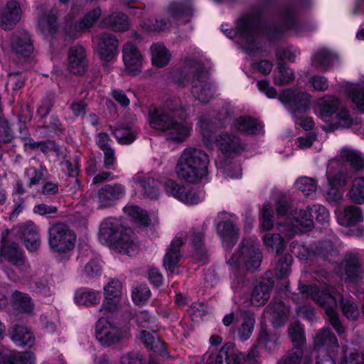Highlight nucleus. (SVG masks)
<instances>
[{
  "mask_svg": "<svg viewBox=\"0 0 364 364\" xmlns=\"http://www.w3.org/2000/svg\"><path fill=\"white\" fill-rule=\"evenodd\" d=\"M312 4L313 0H294L292 4L283 8L276 22L267 23L256 12L239 18L235 30L224 23L221 25V31L228 38H236L237 43L248 55L256 56L263 52L260 40L264 36L273 41L288 31L302 37L316 31L318 27L316 22L299 19L300 13Z\"/></svg>",
  "mask_w": 364,
  "mask_h": 364,
  "instance_id": "1",
  "label": "nucleus"
},
{
  "mask_svg": "<svg viewBox=\"0 0 364 364\" xmlns=\"http://www.w3.org/2000/svg\"><path fill=\"white\" fill-rule=\"evenodd\" d=\"M230 119L231 116L226 110L218 113L211 111L199 117L198 125L205 146L213 149L215 146L220 152L215 159L217 168L225 177L238 179L242 178L241 164L238 157L246 149L245 140L234 132H223L217 136L214 134L216 129L225 127Z\"/></svg>",
  "mask_w": 364,
  "mask_h": 364,
  "instance_id": "2",
  "label": "nucleus"
},
{
  "mask_svg": "<svg viewBox=\"0 0 364 364\" xmlns=\"http://www.w3.org/2000/svg\"><path fill=\"white\" fill-rule=\"evenodd\" d=\"M210 61L196 48L186 56L181 69L173 72L171 80L178 85L191 84L193 97L202 104L208 103L216 92V86L209 76Z\"/></svg>",
  "mask_w": 364,
  "mask_h": 364,
  "instance_id": "3",
  "label": "nucleus"
},
{
  "mask_svg": "<svg viewBox=\"0 0 364 364\" xmlns=\"http://www.w3.org/2000/svg\"><path fill=\"white\" fill-rule=\"evenodd\" d=\"M190 112L177 97H170L161 107L151 106L149 111V124L156 130L166 134L168 139L181 142L190 135L193 128L188 119Z\"/></svg>",
  "mask_w": 364,
  "mask_h": 364,
  "instance_id": "4",
  "label": "nucleus"
},
{
  "mask_svg": "<svg viewBox=\"0 0 364 364\" xmlns=\"http://www.w3.org/2000/svg\"><path fill=\"white\" fill-rule=\"evenodd\" d=\"M162 186L167 194L189 205L202 203L205 198L202 191L190 190L186 192L185 188L180 187L175 181L165 177H151L144 176L143 173H137L132 178V187L135 191V196L139 198H158Z\"/></svg>",
  "mask_w": 364,
  "mask_h": 364,
  "instance_id": "5",
  "label": "nucleus"
},
{
  "mask_svg": "<svg viewBox=\"0 0 364 364\" xmlns=\"http://www.w3.org/2000/svg\"><path fill=\"white\" fill-rule=\"evenodd\" d=\"M299 291L303 295L311 297L325 309L328 321L339 336L346 332V327L336 311L337 299H340L343 313L348 319L354 320L359 314L354 302L348 299H343L341 294H337L331 287L321 290L316 286L302 285L299 287Z\"/></svg>",
  "mask_w": 364,
  "mask_h": 364,
  "instance_id": "6",
  "label": "nucleus"
},
{
  "mask_svg": "<svg viewBox=\"0 0 364 364\" xmlns=\"http://www.w3.org/2000/svg\"><path fill=\"white\" fill-rule=\"evenodd\" d=\"M341 160L348 162L355 171L364 168V158L362 154L348 147L343 148L340 152V159L335 158L329 161L326 176L329 189L325 194L328 202H339L343 195V188L347 183L348 176L342 171Z\"/></svg>",
  "mask_w": 364,
  "mask_h": 364,
  "instance_id": "7",
  "label": "nucleus"
},
{
  "mask_svg": "<svg viewBox=\"0 0 364 364\" xmlns=\"http://www.w3.org/2000/svg\"><path fill=\"white\" fill-rule=\"evenodd\" d=\"M209 156L203 151L188 147L182 151L176 165L178 177L192 183H207L210 181Z\"/></svg>",
  "mask_w": 364,
  "mask_h": 364,
  "instance_id": "8",
  "label": "nucleus"
},
{
  "mask_svg": "<svg viewBox=\"0 0 364 364\" xmlns=\"http://www.w3.org/2000/svg\"><path fill=\"white\" fill-rule=\"evenodd\" d=\"M130 232L131 230L125 228L119 219L108 218L101 223L98 237L101 242L119 252L134 256L139 251V245Z\"/></svg>",
  "mask_w": 364,
  "mask_h": 364,
  "instance_id": "9",
  "label": "nucleus"
},
{
  "mask_svg": "<svg viewBox=\"0 0 364 364\" xmlns=\"http://www.w3.org/2000/svg\"><path fill=\"white\" fill-rule=\"evenodd\" d=\"M341 105L339 99L333 95H326L318 98L314 105L315 114L323 121L327 122L336 112V122L323 126V129L333 132L338 128H348L353 119L346 108L338 109Z\"/></svg>",
  "mask_w": 364,
  "mask_h": 364,
  "instance_id": "10",
  "label": "nucleus"
},
{
  "mask_svg": "<svg viewBox=\"0 0 364 364\" xmlns=\"http://www.w3.org/2000/svg\"><path fill=\"white\" fill-rule=\"evenodd\" d=\"M311 96L297 89L291 88L284 90L279 95V100L285 107L291 113L296 124L299 125L305 130L311 129L314 122L312 118L304 117L309 109Z\"/></svg>",
  "mask_w": 364,
  "mask_h": 364,
  "instance_id": "11",
  "label": "nucleus"
},
{
  "mask_svg": "<svg viewBox=\"0 0 364 364\" xmlns=\"http://www.w3.org/2000/svg\"><path fill=\"white\" fill-rule=\"evenodd\" d=\"M262 253L256 237H246L242 242L240 252L233 254L228 262L231 265L242 267L247 270H255L260 266Z\"/></svg>",
  "mask_w": 364,
  "mask_h": 364,
  "instance_id": "12",
  "label": "nucleus"
},
{
  "mask_svg": "<svg viewBox=\"0 0 364 364\" xmlns=\"http://www.w3.org/2000/svg\"><path fill=\"white\" fill-rule=\"evenodd\" d=\"M95 336L103 346H111L131 336L129 328L127 326H117L112 322L100 318L95 326Z\"/></svg>",
  "mask_w": 364,
  "mask_h": 364,
  "instance_id": "13",
  "label": "nucleus"
},
{
  "mask_svg": "<svg viewBox=\"0 0 364 364\" xmlns=\"http://www.w3.org/2000/svg\"><path fill=\"white\" fill-rule=\"evenodd\" d=\"M312 211V207L309 206H277V215L279 219L287 220L289 223L299 228L300 231L307 232L311 230L314 224Z\"/></svg>",
  "mask_w": 364,
  "mask_h": 364,
  "instance_id": "14",
  "label": "nucleus"
},
{
  "mask_svg": "<svg viewBox=\"0 0 364 364\" xmlns=\"http://www.w3.org/2000/svg\"><path fill=\"white\" fill-rule=\"evenodd\" d=\"M48 245L52 251L67 253L75 247L76 236L68 226L57 223L48 228Z\"/></svg>",
  "mask_w": 364,
  "mask_h": 364,
  "instance_id": "15",
  "label": "nucleus"
},
{
  "mask_svg": "<svg viewBox=\"0 0 364 364\" xmlns=\"http://www.w3.org/2000/svg\"><path fill=\"white\" fill-rule=\"evenodd\" d=\"M0 48L4 55L11 52L23 58L30 56L33 51L31 36L26 30L14 31L9 41L0 38Z\"/></svg>",
  "mask_w": 364,
  "mask_h": 364,
  "instance_id": "16",
  "label": "nucleus"
},
{
  "mask_svg": "<svg viewBox=\"0 0 364 364\" xmlns=\"http://www.w3.org/2000/svg\"><path fill=\"white\" fill-rule=\"evenodd\" d=\"M79 11L78 7L73 6L70 13L65 17V30L66 35L70 38H75L79 33L87 31L94 25L101 15V9L95 8L85 15L79 21H75V14Z\"/></svg>",
  "mask_w": 364,
  "mask_h": 364,
  "instance_id": "17",
  "label": "nucleus"
},
{
  "mask_svg": "<svg viewBox=\"0 0 364 364\" xmlns=\"http://www.w3.org/2000/svg\"><path fill=\"white\" fill-rule=\"evenodd\" d=\"M25 0H8L0 12V26L5 31L12 29L21 20Z\"/></svg>",
  "mask_w": 364,
  "mask_h": 364,
  "instance_id": "18",
  "label": "nucleus"
},
{
  "mask_svg": "<svg viewBox=\"0 0 364 364\" xmlns=\"http://www.w3.org/2000/svg\"><path fill=\"white\" fill-rule=\"evenodd\" d=\"M92 43L101 59L106 62L112 60L117 55L118 40L113 34L104 32L95 35Z\"/></svg>",
  "mask_w": 364,
  "mask_h": 364,
  "instance_id": "19",
  "label": "nucleus"
},
{
  "mask_svg": "<svg viewBox=\"0 0 364 364\" xmlns=\"http://www.w3.org/2000/svg\"><path fill=\"white\" fill-rule=\"evenodd\" d=\"M122 59L129 75L136 76L141 73L144 59L134 43L127 42L123 46Z\"/></svg>",
  "mask_w": 364,
  "mask_h": 364,
  "instance_id": "20",
  "label": "nucleus"
},
{
  "mask_svg": "<svg viewBox=\"0 0 364 364\" xmlns=\"http://www.w3.org/2000/svg\"><path fill=\"white\" fill-rule=\"evenodd\" d=\"M338 55L326 47L316 49L311 55V66L317 71L326 73L338 62Z\"/></svg>",
  "mask_w": 364,
  "mask_h": 364,
  "instance_id": "21",
  "label": "nucleus"
},
{
  "mask_svg": "<svg viewBox=\"0 0 364 364\" xmlns=\"http://www.w3.org/2000/svg\"><path fill=\"white\" fill-rule=\"evenodd\" d=\"M290 248L294 255L303 260L311 259L316 255L327 257L331 254V252L333 250L330 242H325L320 246H317L315 250H309L307 246L298 242H292Z\"/></svg>",
  "mask_w": 364,
  "mask_h": 364,
  "instance_id": "22",
  "label": "nucleus"
},
{
  "mask_svg": "<svg viewBox=\"0 0 364 364\" xmlns=\"http://www.w3.org/2000/svg\"><path fill=\"white\" fill-rule=\"evenodd\" d=\"M87 60L85 49L80 46L70 48L68 56V68L75 75H82L87 68Z\"/></svg>",
  "mask_w": 364,
  "mask_h": 364,
  "instance_id": "23",
  "label": "nucleus"
},
{
  "mask_svg": "<svg viewBox=\"0 0 364 364\" xmlns=\"http://www.w3.org/2000/svg\"><path fill=\"white\" fill-rule=\"evenodd\" d=\"M186 237V234H181L180 237H175L168 247L164 257V267L171 273H173L177 267L180 258V248L183 244V239Z\"/></svg>",
  "mask_w": 364,
  "mask_h": 364,
  "instance_id": "24",
  "label": "nucleus"
},
{
  "mask_svg": "<svg viewBox=\"0 0 364 364\" xmlns=\"http://www.w3.org/2000/svg\"><path fill=\"white\" fill-rule=\"evenodd\" d=\"M232 127L247 135H256L262 132L264 124L255 117L243 115L233 121Z\"/></svg>",
  "mask_w": 364,
  "mask_h": 364,
  "instance_id": "25",
  "label": "nucleus"
},
{
  "mask_svg": "<svg viewBox=\"0 0 364 364\" xmlns=\"http://www.w3.org/2000/svg\"><path fill=\"white\" fill-rule=\"evenodd\" d=\"M338 223L343 226H351L361 218L358 206H337L335 210Z\"/></svg>",
  "mask_w": 364,
  "mask_h": 364,
  "instance_id": "26",
  "label": "nucleus"
},
{
  "mask_svg": "<svg viewBox=\"0 0 364 364\" xmlns=\"http://www.w3.org/2000/svg\"><path fill=\"white\" fill-rule=\"evenodd\" d=\"M100 26L102 28H109L115 32H122L129 28L130 23L126 15L114 12L110 16L103 18Z\"/></svg>",
  "mask_w": 364,
  "mask_h": 364,
  "instance_id": "27",
  "label": "nucleus"
},
{
  "mask_svg": "<svg viewBox=\"0 0 364 364\" xmlns=\"http://www.w3.org/2000/svg\"><path fill=\"white\" fill-rule=\"evenodd\" d=\"M20 231L27 249L31 252L36 250L41 245L38 228L29 222L21 225Z\"/></svg>",
  "mask_w": 364,
  "mask_h": 364,
  "instance_id": "28",
  "label": "nucleus"
},
{
  "mask_svg": "<svg viewBox=\"0 0 364 364\" xmlns=\"http://www.w3.org/2000/svg\"><path fill=\"white\" fill-rule=\"evenodd\" d=\"M152 65L161 68L166 66L171 59L169 50L161 43H154L150 48Z\"/></svg>",
  "mask_w": 364,
  "mask_h": 364,
  "instance_id": "29",
  "label": "nucleus"
},
{
  "mask_svg": "<svg viewBox=\"0 0 364 364\" xmlns=\"http://www.w3.org/2000/svg\"><path fill=\"white\" fill-rule=\"evenodd\" d=\"M57 12L52 9L48 13L39 14L38 29L45 36H52L57 30Z\"/></svg>",
  "mask_w": 364,
  "mask_h": 364,
  "instance_id": "30",
  "label": "nucleus"
},
{
  "mask_svg": "<svg viewBox=\"0 0 364 364\" xmlns=\"http://www.w3.org/2000/svg\"><path fill=\"white\" fill-rule=\"evenodd\" d=\"M227 213H221L218 215V219L222 220L226 218ZM217 232L223 240H229L233 241L238 237L239 228L237 225L231 220L228 219L225 221L220 220L216 226Z\"/></svg>",
  "mask_w": 364,
  "mask_h": 364,
  "instance_id": "31",
  "label": "nucleus"
},
{
  "mask_svg": "<svg viewBox=\"0 0 364 364\" xmlns=\"http://www.w3.org/2000/svg\"><path fill=\"white\" fill-rule=\"evenodd\" d=\"M342 87L357 109L360 112H364V84L358 85L346 82Z\"/></svg>",
  "mask_w": 364,
  "mask_h": 364,
  "instance_id": "32",
  "label": "nucleus"
},
{
  "mask_svg": "<svg viewBox=\"0 0 364 364\" xmlns=\"http://www.w3.org/2000/svg\"><path fill=\"white\" fill-rule=\"evenodd\" d=\"M140 339L146 348L153 350L163 357H168L169 354L158 335L151 333L147 331H142L140 335Z\"/></svg>",
  "mask_w": 364,
  "mask_h": 364,
  "instance_id": "33",
  "label": "nucleus"
},
{
  "mask_svg": "<svg viewBox=\"0 0 364 364\" xmlns=\"http://www.w3.org/2000/svg\"><path fill=\"white\" fill-rule=\"evenodd\" d=\"M314 346L317 350L321 348H338V343L336 336L328 328L318 331L314 337Z\"/></svg>",
  "mask_w": 364,
  "mask_h": 364,
  "instance_id": "34",
  "label": "nucleus"
},
{
  "mask_svg": "<svg viewBox=\"0 0 364 364\" xmlns=\"http://www.w3.org/2000/svg\"><path fill=\"white\" fill-rule=\"evenodd\" d=\"M288 309L282 301L274 302L265 309L266 315L270 317L276 327L283 326L287 319Z\"/></svg>",
  "mask_w": 364,
  "mask_h": 364,
  "instance_id": "35",
  "label": "nucleus"
},
{
  "mask_svg": "<svg viewBox=\"0 0 364 364\" xmlns=\"http://www.w3.org/2000/svg\"><path fill=\"white\" fill-rule=\"evenodd\" d=\"M11 340L19 346L31 348L34 343L33 333L24 326L15 325L11 331Z\"/></svg>",
  "mask_w": 364,
  "mask_h": 364,
  "instance_id": "36",
  "label": "nucleus"
},
{
  "mask_svg": "<svg viewBox=\"0 0 364 364\" xmlns=\"http://www.w3.org/2000/svg\"><path fill=\"white\" fill-rule=\"evenodd\" d=\"M124 213L127 215L130 221L139 227L146 228L150 225L151 220L149 215L141 206H124Z\"/></svg>",
  "mask_w": 364,
  "mask_h": 364,
  "instance_id": "37",
  "label": "nucleus"
},
{
  "mask_svg": "<svg viewBox=\"0 0 364 364\" xmlns=\"http://www.w3.org/2000/svg\"><path fill=\"white\" fill-rule=\"evenodd\" d=\"M1 255L6 260L18 268L26 266L23 253L16 243L4 246L1 249Z\"/></svg>",
  "mask_w": 364,
  "mask_h": 364,
  "instance_id": "38",
  "label": "nucleus"
},
{
  "mask_svg": "<svg viewBox=\"0 0 364 364\" xmlns=\"http://www.w3.org/2000/svg\"><path fill=\"white\" fill-rule=\"evenodd\" d=\"M124 195V187L118 183L113 186L105 185L98 191V197L102 203L119 200L123 198Z\"/></svg>",
  "mask_w": 364,
  "mask_h": 364,
  "instance_id": "39",
  "label": "nucleus"
},
{
  "mask_svg": "<svg viewBox=\"0 0 364 364\" xmlns=\"http://www.w3.org/2000/svg\"><path fill=\"white\" fill-rule=\"evenodd\" d=\"M193 9L188 1L183 2L173 1L168 6L167 13L173 19L189 18L193 15ZM188 19H186L187 21Z\"/></svg>",
  "mask_w": 364,
  "mask_h": 364,
  "instance_id": "40",
  "label": "nucleus"
},
{
  "mask_svg": "<svg viewBox=\"0 0 364 364\" xmlns=\"http://www.w3.org/2000/svg\"><path fill=\"white\" fill-rule=\"evenodd\" d=\"M272 287L273 284L270 281L257 285L252 294L251 304L255 306L264 304L270 297Z\"/></svg>",
  "mask_w": 364,
  "mask_h": 364,
  "instance_id": "41",
  "label": "nucleus"
},
{
  "mask_svg": "<svg viewBox=\"0 0 364 364\" xmlns=\"http://www.w3.org/2000/svg\"><path fill=\"white\" fill-rule=\"evenodd\" d=\"M100 299V291L90 289H78L75 295V300L78 304L87 306L98 304Z\"/></svg>",
  "mask_w": 364,
  "mask_h": 364,
  "instance_id": "42",
  "label": "nucleus"
},
{
  "mask_svg": "<svg viewBox=\"0 0 364 364\" xmlns=\"http://www.w3.org/2000/svg\"><path fill=\"white\" fill-rule=\"evenodd\" d=\"M294 79V71L282 62L277 63V68L273 73L274 83L278 86H282L290 83Z\"/></svg>",
  "mask_w": 364,
  "mask_h": 364,
  "instance_id": "43",
  "label": "nucleus"
},
{
  "mask_svg": "<svg viewBox=\"0 0 364 364\" xmlns=\"http://www.w3.org/2000/svg\"><path fill=\"white\" fill-rule=\"evenodd\" d=\"M11 303L14 308L21 312L31 313L34 304L31 297L20 291H15L11 296Z\"/></svg>",
  "mask_w": 364,
  "mask_h": 364,
  "instance_id": "44",
  "label": "nucleus"
},
{
  "mask_svg": "<svg viewBox=\"0 0 364 364\" xmlns=\"http://www.w3.org/2000/svg\"><path fill=\"white\" fill-rule=\"evenodd\" d=\"M295 187L302 192L307 198H314L317 190V183L312 178L307 176L299 178L294 183Z\"/></svg>",
  "mask_w": 364,
  "mask_h": 364,
  "instance_id": "45",
  "label": "nucleus"
},
{
  "mask_svg": "<svg viewBox=\"0 0 364 364\" xmlns=\"http://www.w3.org/2000/svg\"><path fill=\"white\" fill-rule=\"evenodd\" d=\"M347 196L352 203L358 205L364 203V176L354 179Z\"/></svg>",
  "mask_w": 364,
  "mask_h": 364,
  "instance_id": "46",
  "label": "nucleus"
},
{
  "mask_svg": "<svg viewBox=\"0 0 364 364\" xmlns=\"http://www.w3.org/2000/svg\"><path fill=\"white\" fill-rule=\"evenodd\" d=\"M279 335L276 332H268L263 329L259 336V343L264 346L266 350L270 353L275 352L278 348Z\"/></svg>",
  "mask_w": 364,
  "mask_h": 364,
  "instance_id": "47",
  "label": "nucleus"
},
{
  "mask_svg": "<svg viewBox=\"0 0 364 364\" xmlns=\"http://www.w3.org/2000/svg\"><path fill=\"white\" fill-rule=\"evenodd\" d=\"M262 240L268 251L275 252L277 255L280 254L285 247L284 240L279 234L267 233Z\"/></svg>",
  "mask_w": 364,
  "mask_h": 364,
  "instance_id": "48",
  "label": "nucleus"
},
{
  "mask_svg": "<svg viewBox=\"0 0 364 364\" xmlns=\"http://www.w3.org/2000/svg\"><path fill=\"white\" fill-rule=\"evenodd\" d=\"M255 318L252 314L247 313L243 317V321L238 328V337L242 341H247L251 336L255 326Z\"/></svg>",
  "mask_w": 364,
  "mask_h": 364,
  "instance_id": "49",
  "label": "nucleus"
},
{
  "mask_svg": "<svg viewBox=\"0 0 364 364\" xmlns=\"http://www.w3.org/2000/svg\"><path fill=\"white\" fill-rule=\"evenodd\" d=\"M291 262L292 257L289 255H284L279 258L275 267V274L277 278L283 279L289 275L291 272Z\"/></svg>",
  "mask_w": 364,
  "mask_h": 364,
  "instance_id": "50",
  "label": "nucleus"
},
{
  "mask_svg": "<svg viewBox=\"0 0 364 364\" xmlns=\"http://www.w3.org/2000/svg\"><path fill=\"white\" fill-rule=\"evenodd\" d=\"M289 335L293 343L294 348H301L304 345L306 338L304 333V329L299 323H291L289 327Z\"/></svg>",
  "mask_w": 364,
  "mask_h": 364,
  "instance_id": "51",
  "label": "nucleus"
},
{
  "mask_svg": "<svg viewBox=\"0 0 364 364\" xmlns=\"http://www.w3.org/2000/svg\"><path fill=\"white\" fill-rule=\"evenodd\" d=\"M300 55V50L294 46L278 48L276 50V56L279 60H287L293 63Z\"/></svg>",
  "mask_w": 364,
  "mask_h": 364,
  "instance_id": "52",
  "label": "nucleus"
},
{
  "mask_svg": "<svg viewBox=\"0 0 364 364\" xmlns=\"http://www.w3.org/2000/svg\"><path fill=\"white\" fill-rule=\"evenodd\" d=\"M303 354L301 348H292L281 357L277 364H301Z\"/></svg>",
  "mask_w": 364,
  "mask_h": 364,
  "instance_id": "53",
  "label": "nucleus"
},
{
  "mask_svg": "<svg viewBox=\"0 0 364 364\" xmlns=\"http://www.w3.org/2000/svg\"><path fill=\"white\" fill-rule=\"evenodd\" d=\"M136 132L132 128L119 127L114 131V136L119 144H130L136 139Z\"/></svg>",
  "mask_w": 364,
  "mask_h": 364,
  "instance_id": "54",
  "label": "nucleus"
},
{
  "mask_svg": "<svg viewBox=\"0 0 364 364\" xmlns=\"http://www.w3.org/2000/svg\"><path fill=\"white\" fill-rule=\"evenodd\" d=\"M294 202L293 196L289 192L273 191L268 205H291Z\"/></svg>",
  "mask_w": 364,
  "mask_h": 364,
  "instance_id": "55",
  "label": "nucleus"
},
{
  "mask_svg": "<svg viewBox=\"0 0 364 364\" xmlns=\"http://www.w3.org/2000/svg\"><path fill=\"white\" fill-rule=\"evenodd\" d=\"M121 301L122 298H112L105 296L100 312L102 316H106L107 314L117 311L121 308Z\"/></svg>",
  "mask_w": 364,
  "mask_h": 364,
  "instance_id": "56",
  "label": "nucleus"
},
{
  "mask_svg": "<svg viewBox=\"0 0 364 364\" xmlns=\"http://www.w3.org/2000/svg\"><path fill=\"white\" fill-rule=\"evenodd\" d=\"M170 25V21L159 18H148L141 25L142 28L147 31H160L166 29Z\"/></svg>",
  "mask_w": 364,
  "mask_h": 364,
  "instance_id": "57",
  "label": "nucleus"
},
{
  "mask_svg": "<svg viewBox=\"0 0 364 364\" xmlns=\"http://www.w3.org/2000/svg\"><path fill=\"white\" fill-rule=\"evenodd\" d=\"M345 274L351 282L357 281L360 277V268L355 259L346 260L343 264Z\"/></svg>",
  "mask_w": 364,
  "mask_h": 364,
  "instance_id": "58",
  "label": "nucleus"
},
{
  "mask_svg": "<svg viewBox=\"0 0 364 364\" xmlns=\"http://www.w3.org/2000/svg\"><path fill=\"white\" fill-rule=\"evenodd\" d=\"M62 171L70 177L76 178L80 171L79 158L75 156L72 161L65 160L60 163Z\"/></svg>",
  "mask_w": 364,
  "mask_h": 364,
  "instance_id": "59",
  "label": "nucleus"
},
{
  "mask_svg": "<svg viewBox=\"0 0 364 364\" xmlns=\"http://www.w3.org/2000/svg\"><path fill=\"white\" fill-rule=\"evenodd\" d=\"M104 292L106 296L122 298V284L118 279H112L104 287Z\"/></svg>",
  "mask_w": 364,
  "mask_h": 364,
  "instance_id": "60",
  "label": "nucleus"
},
{
  "mask_svg": "<svg viewBox=\"0 0 364 364\" xmlns=\"http://www.w3.org/2000/svg\"><path fill=\"white\" fill-rule=\"evenodd\" d=\"M272 206H263L261 210L260 226L264 230H269L273 227V214Z\"/></svg>",
  "mask_w": 364,
  "mask_h": 364,
  "instance_id": "61",
  "label": "nucleus"
},
{
  "mask_svg": "<svg viewBox=\"0 0 364 364\" xmlns=\"http://www.w3.org/2000/svg\"><path fill=\"white\" fill-rule=\"evenodd\" d=\"M150 295V289L146 286H139L133 291L132 299L136 304H141L147 301Z\"/></svg>",
  "mask_w": 364,
  "mask_h": 364,
  "instance_id": "62",
  "label": "nucleus"
},
{
  "mask_svg": "<svg viewBox=\"0 0 364 364\" xmlns=\"http://www.w3.org/2000/svg\"><path fill=\"white\" fill-rule=\"evenodd\" d=\"M101 265L100 261L97 259H91L87 262L84 268V274L89 278H94L99 276L101 274Z\"/></svg>",
  "mask_w": 364,
  "mask_h": 364,
  "instance_id": "63",
  "label": "nucleus"
},
{
  "mask_svg": "<svg viewBox=\"0 0 364 364\" xmlns=\"http://www.w3.org/2000/svg\"><path fill=\"white\" fill-rule=\"evenodd\" d=\"M356 358H360L361 361H359L355 364H364V350L362 352L361 356L360 357L357 350H348L347 348H345L343 350V358L340 364H348V363H352Z\"/></svg>",
  "mask_w": 364,
  "mask_h": 364,
  "instance_id": "64",
  "label": "nucleus"
}]
</instances>
